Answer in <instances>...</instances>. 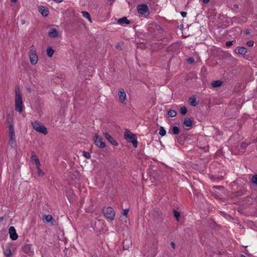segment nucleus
I'll use <instances>...</instances> for the list:
<instances>
[{
    "label": "nucleus",
    "mask_w": 257,
    "mask_h": 257,
    "mask_svg": "<svg viewBox=\"0 0 257 257\" xmlns=\"http://www.w3.org/2000/svg\"><path fill=\"white\" fill-rule=\"evenodd\" d=\"M15 110L21 113L23 111L22 96L18 86L15 87Z\"/></svg>",
    "instance_id": "f257e3e1"
},
{
    "label": "nucleus",
    "mask_w": 257,
    "mask_h": 257,
    "mask_svg": "<svg viewBox=\"0 0 257 257\" xmlns=\"http://www.w3.org/2000/svg\"><path fill=\"white\" fill-rule=\"evenodd\" d=\"M124 139L128 142H131L133 144L135 148L137 147V138L136 136L131 132L129 130H126L124 133Z\"/></svg>",
    "instance_id": "f03ea898"
},
{
    "label": "nucleus",
    "mask_w": 257,
    "mask_h": 257,
    "mask_svg": "<svg viewBox=\"0 0 257 257\" xmlns=\"http://www.w3.org/2000/svg\"><path fill=\"white\" fill-rule=\"evenodd\" d=\"M33 128L37 132L46 135L48 133L47 128L40 121H35L32 122Z\"/></svg>",
    "instance_id": "7ed1b4c3"
},
{
    "label": "nucleus",
    "mask_w": 257,
    "mask_h": 257,
    "mask_svg": "<svg viewBox=\"0 0 257 257\" xmlns=\"http://www.w3.org/2000/svg\"><path fill=\"white\" fill-rule=\"evenodd\" d=\"M29 59L32 65H35L37 63L38 57L37 55L36 51L34 45H32L29 52Z\"/></svg>",
    "instance_id": "20e7f679"
},
{
    "label": "nucleus",
    "mask_w": 257,
    "mask_h": 257,
    "mask_svg": "<svg viewBox=\"0 0 257 257\" xmlns=\"http://www.w3.org/2000/svg\"><path fill=\"white\" fill-rule=\"evenodd\" d=\"M104 216L110 221H113L114 219L115 212L110 207L103 208L102 210Z\"/></svg>",
    "instance_id": "39448f33"
},
{
    "label": "nucleus",
    "mask_w": 257,
    "mask_h": 257,
    "mask_svg": "<svg viewBox=\"0 0 257 257\" xmlns=\"http://www.w3.org/2000/svg\"><path fill=\"white\" fill-rule=\"evenodd\" d=\"M9 144L12 147H15L17 146V143L16 141L15 134L14 132V128L12 125H11L9 128Z\"/></svg>",
    "instance_id": "423d86ee"
},
{
    "label": "nucleus",
    "mask_w": 257,
    "mask_h": 257,
    "mask_svg": "<svg viewBox=\"0 0 257 257\" xmlns=\"http://www.w3.org/2000/svg\"><path fill=\"white\" fill-rule=\"evenodd\" d=\"M95 144L100 148H104L106 145L104 142L102 141V138L97 134H95L93 138Z\"/></svg>",
    "instance_id": "0eeeda50"
},
{
    "label": "nucleus",
    "mask_w": 257,
    "mask_h": 257,
    "mask_svg": "<svg viewBox=\"0 0 257 257\" xmlns=\"http://www.w3.org/2000/svg\"><path fill=\"white\" fill-rule=\"evenodd\" d=\"M117 94L119 102L122 104H124L126 99V94L125 91L122 88L119 89Z\"/></svg>",
    "instance_id": "6e6552de"
},
{
    "label": "nucleus",
    "mask_w": 257,
    "mask_h": 257,
    "mask_svg": "<svg viewBox=\"0 0 257 257\" xmlns=\"http://www.w3.org/2000/svg\"><path fill=\"white\" fill-rule=\"evenodd\" d=\"M105 138L113 146H117L118 143L114 140V139L107 133H104L103 134Z\"/></svg>",
    "instance_id": "1a4fd4ad"
},
{
    "label": "nucleus",
    "mask_w": 257,
    "mask_h": 257,
    "mask_svg": "<svg viewBox=\"0 0 257 257\" xmlns=\"http://www.w3.org/2000/svg\"><path fill=\"white\" fill-rule=\"evenodd\" d=\"M32 245L30 244H27L25 245L23 247V251L29 254V255H32L34 254V250L33 249L32 247Z\"/></svg>",
    "instance_id": "9d476101"
},
{
    "label": "nucleus",
    "mask_w": 257,
    "mask_h": 257,
    "mask_svg": "<svg viewBox=\"0 0 257 257\" xmlns=\"http://www.w3.org/2000/svg\"><path fill=\"white\" fill-rule=\"evenodd\" d=\"M9 232L10 234V237L12 240H15L18 238V235L14 226H11L9 228Z\"/></svg>",
    "instance_id": "9b49d317"
},
{
    "label": "nucleus",
    "mask_w": 257,
    "mask_h": 257,
    "mask_svg": "<svg viewBox=\"0 0 257 257\" xmlns=\"http://www.w3.org/2000/svg\"><path fill=\"white\" fill-rule=\"evenodd\" d=\"M30 160L32 162H33L35 164L36 167H38L39 166H41V163L39 161V160L34 152L32 153Z\"/></svg>",
    "instance_id": "f8f14e48"
},
{
    "label": "nucleus",
    "mask_w": 257,
    "mask_h": 257,
    "mask_svg": "<svg viewBox=\"0 0 257 257\" xmlns=\"http://www.w3.org/2000/svg\"><path fill=\"white\" fill-rule=\"evenodd\" d=\"M39 12L42 14V16H47L49 14V10L48 9L45 7H43V6H41L39 8Z\"/></svg>",
    "instance_id": "ddd939ff"
},
{
    "label": "nucleus",
    "mask_w": 257,
    "mask_h": 257,
    "mask_svg": "<svg viewBox=\"0 0 257 257\" xmlns=\"http://www.w3.org/2000/svg\"><path fill=\"white\" fill-rule=\"evenodd\" d=\"M48 36L50 38H56L58 37V32L56 29L52 28L48 33Z\"/></svg>",
    "instance_id": "4468645a"
},
{
    "label": "nucleus",
    "mask_w": 257,
    "mask_h": 257,
    "mask_svg": "<svg viewBox=\"0 0 257 257\" xmlns=\"http://www.w3.org/2000/svg\"><path fill=\"white\" fill-rule=\"evenodd\" d=\"M117 24H120L121 25H123L124 24H129L130 22L127 19L126 17H123L121 19H119L117 20Z\"/></svg>",
    "instance_id": "2eb2a0df"
},
{
    "label": "nucleus",
    "mask_w": 257,
    "mask_h": 257,
    "mask_svg": "<svg viewBox=\"0 0 257 257\" xmlns=\"http://www.w3.org/2000/svg\"><path fill=\"white\" fill-rule=\"evenodd\" d=\"M184 124L187 127L191 126L192 125V121L191 118L189 117L185 118L184 121Z\"/></svg>",
    "instance_id": "dca6fc26"
},
{
    "label": "nucleus",
    "mask_w": 257,
    "mask_h": 257,
    "mask_svg": "<svg viewBox=\"0 0 257 257\" xmlns=\"http://www.w3.org/2000/svg\"><path fill=\"white\" fill-rule=\"evenodd\" d=\"M137 10L139 14L144 15L145 14V4L138 6Z\"/></svg>",
    "instance_id": "f3484780"
},
{
    "label": "nucleus",
    "mask_w": 257,
    "mask_h": 257,
    "mask_svg": "<svg viewBox=\"0 0 257 257\" xmlns=\"http://www.w3.org/2000/svg\"><path fill=\"white\" fill-rule=\"evenodd\" d=\"M81 13L84 18L87 19L90 22H92L90 15L87 12L83 11L81 12Z\"/></svg>",
    "instance_id": "a211bd4d"
},
{
    "label": "nucleus",
    "mask_w": 257,
    "mask_h": 257,
    "mask_svg": "<svg viewBox=\"0 0 257 257\" xmlns=\"http://www.w3.org/2000/svg\"><path fill=\"white\" fill-rule=\"evenodd\" d=\"M222 81L220 80L214 81L211 83V85L213 87H218L221 85Z\"/></svg>",
    "instance_id": "6ab92c4d"
},
{
    "label": "nucleus",
    "mask_w": 257,
    "mask_h": 257,
    "mask_svg": "<svg viewBox=\"0 0 257 257\" xmlns=\"http://www.w3.org/2000/svg\"><path fill=\"white\" fill-rule=\"evenodd\" d=\"M247 52V49L243 47H239L238 49V53L240 54L244 55Z\"/></svg>",
    "instance_id": "aec40b11"
},
{
    "label": "nucleus",
    "mask_w": 257,
    "mask_h": 257,
    "mask_svg": "<svg viewBox=\"0 0 257 257\" xmlns=\"http://www.w3.org/2000/svg\"><path fill=\"white\" fill-rule=\"evenodd\" d=\"M54 53V51L51 47L48 48L47 50V55L49 57H51Z\"/></svg>",
    "instance_id": "412c9836"
},
{
    "label": "nucleus",
    "mask_w": 257,
    "mask_h": 257,
    "mask_svg": "<svg viewBox=\"0 0 257 257\" xmlns=\"http://www.w3.org/2000/svg\"><path fill=\"white\" fill-rule=\"evenodd\" d=\"M189 102L190 105L195 106L197 105L196 99L195 97H191L189 99Z\"/></svg>",
    "instance_id": "4be33fe9"
},
{
    "label": "nucleus",
    "mask_w": 257,
    "mask_h": 257,
    "mask_svg": "<svg viewBox=\"0 0 257 257\" xmlns=\"http://www.w3.org/2000/svg\"><path fill=\"white\" fill-rule=\"evenodd\" d=\"M168 115L170 117H174L176 116L177 112L175 110H170L168 112Z\"/></svg>",
    "instance_id": "5701e85b"
},
{
    "label": "nucleus",
    "mask_w": 257,
    "mask_h": 257,
    "mask_svg": "<svg viewBox=\"0 0 257 257\" xmlns=\"http://www.w3.org/2000/svg\"><path fill=\"white\" fill-rule=\"evenodd\" d=\"M166 134V131L164 129V128L163 126H160L159 128V134L160 136L163 137V136H165Z\"/></svg>",
    "instance_id": "b1692460"
},
{
    "label": "nucleus",
    "mask_w": 257,
    "mask_h": 257,
    "mask_svg": "<svg viewBox=\"0 0 257 257\" xmlns=\"http://www.w3.org/2000/svg\"><path fill=\"white\" fill-rule=\"evenodd\" d=\"M4 253L7 257H10L12 254L11 250L10 248H7L4 250Z\"/></svg>",
    "instance_id": "393cba45"
},
{
    "label": "nucleus",
    "mask_w": 257,
    "mask_h": 257,
    "mask_svg": "<svg viewBox=\"0 0 257 257\" xmlns=\"http://www.w3.org/2000/svg\"><path fill=\"white\" fill-rule=\"evenodd\" d=\"M180 113L182 115L186 114L187 112V108L185 106H181V108H180Z\"/></svg>",
    "instance_id": "a878e982"
},
{
    "label": "nucleus",
    "mask_w": 257,
    "mask_h": 257,
    "mask_svg": "<svg viewBox=\"0 0 257 257\" xmlns=\"http://www.w3.org/2000/svg\"><path fill=\"white\" fill-rule=\"evenodd\" d=\"M247 147V144L244 143H242L240 144V149H239V151L240 152H243V151L245 150V149Z\"/></svg>",
    "instance_id": "bb28decb"
},
{
    "label": "nucleus",
    "mask_w": 257,
    "mask_h": 257,
    "mask_svg": "<svg viewBox=\"0 0 257 257\" xmlns=\"http://www.w3.org/2000/svg\"><path fill=\"white\" fill-rule=\"evenodd\" d=\"M180 130L178 126H175L172 128V132L174 135H178Z\"/></svg>",
    "instance_id": "cd10ccee"
},
{
    "label": "nucleus",
    "mask_w": 257,
    "mask_h": 257,
    "mask_svg": "<svg viewBox=\"0 0 257 257\" xmlns=\"http://www.w3.org/2000/svg\"><path fill=\"white\" fill-rule=\"evenodd\" d=\"M173 212L175 217L176 218L177 220L179 221V217L180 216V213L176 210H173Z\"/></svg>",
    "instance_id": "c85d7f7f"
},
{
    "label": "nucleus",
    "mask_w": 257,
    "mask_h": 257,
    "mask_svg": "<svg viewBox=\"0 0 257 257\" xmlns=\"http://www.w3.org/2000/svg\"><path fill=\"white\" fill-rule=\"evenodd\" d=\"M37 170V174L39 176H43L44 174V172L41 170L40 166L36 167Z\"/></svg>",
    "instance_id": "c756f323"
},
{
    "label": "nucleus",
    "mask_w": 257,
    "mask_h": 257,
    "mask_svg": "<svg viewBox=\"0 0 257 257\" xmlns=\"http://www.w3.org/2000/svg\"><path fill=\"white\" fill-rule=\"evenodd\" d=\"M44 219L47 222H49L52 220L53 218L51 215H48L45 216Z\"/></svg>",
    "instance_id": "7c9ffc66"
},
{
    "label": "nucleus",
    "mask_w": 257,
    "mask_h": 257,
    "mask_svg": "<svg viewBox=\"0 0 257 257\" xmlns=\"http://www.w3.org/2000/svg\"><path fill=\"white\" fill-rule=\"evenodd\" d=\"M252 182L253 184L257 185V174L252 176Z\"/></svg>",
    "instance_id": "2f4dec72"
},
{
    "label": "nucleus",
    "mask_w": 257,
    "mask_h": 257,
    "mask_svg": "<svg viewBox=\"0 0 257 257\" xmlns=\"http://www.w3.org/2000/svg\"><path fill=\"white\" fill-rule=\"evenodd\" d=\"M195 60L193 57H189L187 59V61L188 63L191 64L194 62Z\"/></svg>",
    "instance_id": "473e14b6"
},
{
    "label": "nucleus",
    "mask_w": 257,
    "mask_h": 257,
    "mask_svg": "<svg viewBox=\"0 0 257 257\" xmlns=\"http://www.w3.org/2000/svg\"><path fill=\"white\" fill-rule=\"evenodd\" d=\"M83 156L85 158H87V159H89L90 158V155L89 153H87L86 152H83Z\"/></svg>",
    "instance_id": "72a5a7b5"
},
{
    "label": "nucleus",
    "mask_w": 257,
    "mask_h": 257,
    "mask_svg": "<svg viewBox=\"0 0 257 257\" xmlns=\"http://www.w3.org/2000/svg\"><path fill=\"white\" fill-rule=\"evenodd\" d=\"M128 211H129L128 209H124L122 213V215L126 216V215H127V214L128 213Z\"/></svg>",
    "instance_id": "f704fd0d"
},
{
    "label": "nucleus",
    "mask_w": 257,
    "mask_h": 257,
    "mask_svg": "<svg viewBox=\"0 0 257 257\" xmlns=\"http://www.w3.org/2000/svg\"><path fill=\"white\" fill-rule=\"evenodd\" d=\"M254 42L253 41H249L246 42V45L249 47L252 46Z\"/></svg>",
    "instance_id": "c9c22d12"
},
{
    "label": "nucleus",
    "mask_w": 257,
    "mask_h": 257,
    "mask_svg": "<svg viewBox=\"0 0 257 257\" xmlns=\"http://www.w3.org/2000/svg\"><path fill=\"white\" fill-rule=\"evenodd\" d=\"M233 41H227V42H226L225 45H226V46L227 47H229V46H231V45L233 44Z\"/></svg>",
    "instance_id": "e433bc0d"
},
{
    "label": "nucleus",
    "mask_w": 257,
    "mask_h": 257,
    "mask_svg": "<svg viewBox=\"0 0 257 257\" xmlns=\"http://www.w3.org/2000/svg\"><path fill=\"white\" fill-rule=\"evenodd\" d=\"M149 14V8H148L147 5H146V16L147 15H148Z\"/></svg>",
    "instance_id": "4c0bfd02"
},
{
    "label": "nucleus",
    "mask_w": 257,
    "mask_h": 257,
    "mask_svg": "<svg viewBox=\"0 0 257 257\" xmlns=\"http://www.w3.org/2000/svg\"><path fill=\"white\" fill-rule=\"evenodd\" d=\"M181 16H182L183 18H184V17H186V16H187V13H186V12H181Z\"/></svg>",
    "instance_id": "58836bf2"
},
{
    "label": "nucleus",
    "mask_w": 257,
    "mask_h": 257,
    "mask_svg": "<svg viewBox=\"0 0 257 257\" xmlns=\"http://www.w3.org/2000/svg\"><path fill=\"white\" fill-rule=\"evenodd\" d=\"M244 33L246 34V35H247V34H250V31H249V30L248 29H246L244 31Z\"/></svg>",
    "instance_id": "ea45409f"
},
{
    "label": "nucleus",
    "mask_w": 257,
    "mask_h": 257,
    "mask_svg": "<svg viewBox=\"0 0 257 257\" xmlns=\"http://www.w3.org/2000/svg\"><path fill=\"white\" fill-rule=\"evenodd\" d=\"M171 245L172 248H173L174 249L175 248V243L174 242H171Z\"/></svg>",
    "instance_id": "a19ab883"
},
{
    "label": "nucleus",
    "mask_w": 257,
    "mask_h": 257,
    "mask_svg": "<svg viewBox=\"0 0 257 257\" xmlns=\"http://www.w3.org/2000/svg\"><path fill=\"white\" fill-rule=\"evenodd\" d=\"M209 1H210V0H202V2H203L204 4H208V3L209 2Z\"/></svg>",
    "instance_id": "79ce46f5"
},
{
    "label": "nucleus",
    "mask_w": 257,
    "mask_h": 257,
    "mask_svg": "<svg viewBox=\"0 0 257 257\" xmlns=\"http://www.w3.org/2000/svg\"><path fill=\"white\" fill-rule=\"evenodd\" d=\"M156 29L158 30H160V27L159 26H158V25H156L155 26Z\"/></svg>",
    "instance_id": "37998d69"
},
{
    "label": "nucleus",
    "mask_w": 257,
    "mask_h": 257,
    "mask_svg": "<svg viewBox=\"0 0 257 257\" xmlns=\"http://www.w3.org/2000/svg\"><path fill=\"white\" fill-rule=\"evenodd\" d=\"M21 23H22V25L25 24V20H22L21 21Z\"/></svg>",
    "instance_id": "c03bdc74"
},
{
    "label": "nucleus",
    "mask_w": 257,
    "mask_h": 257,
    "mask_svg": "<svg viewBox=\"0 0 257 257\" xmlns=\"http://www.w3.org/2000/svg\"><path fill=\"white\" fill-rule=\"evenodd\" d=\"M11 2H12V3H16V2L17 1V0H11Z\"/></svg>",
    "instance_id": "a18cd8bd"
},
{
    "label": "nucleus",
    "mask_w": 257,
    "mask_h": 257,
    "mask_svg": "<svg viewBox=\"0 0 257 257\" xmlns=\"http://www.w3.org/2000/svg\"><path fill=\"white\" fill-rule=\"evenodd\" d=\"M3 220V217H1L0 218V222L2 221Z\"/></svg>",
    "instance_id": "49530a36"
},
{
    "label": "nucleus",
    "mask_w": 257,
    "mask_h": 257,
    "mask_svg": "<svg viewBox=\"0 0 257 257\" xmlns=\"http://www.w3.org/2000/svg\"><path fill=\"white\" fill-rule=\"evenodd\" d=\"M234 7L237 8H238V5H234Z\"/></svg>",
    "instance_id": "de8ad7c7"
},
{
    "label": "nucleus",
    "mask_w": 257,
    "mask_h": 257,
    "mask_svg": "<svg viewBox=\"0 0 257 257\" xmlns=\"http://www.w3.org/2000/svg\"><path fill=\"white\" fill-rule=\"evenodd\" d=\"M241 257H246V256L243 254H241Z\"/></svg>",
    "instance_id": "09e8293b"
},
{
    "label": "nucleus",
    "mask_w": 257,
    "mask_h": 257,
    "mask_svg": "<svg viewBox=\"0 0 257 257\" xmlns=\"http://www.w3.org/2000/svg\"><path fill=\"white\" fill-rule=\"evenodd\" d=\"M118 47H119V46H117L116 48L118 49Z\"/></svg>",
    "instance_id": "8fccbe9b"
}]
</instances>
